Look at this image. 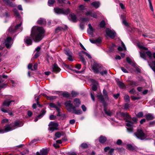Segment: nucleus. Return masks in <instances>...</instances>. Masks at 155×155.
I'll use <instances>...</instances> for the list:
<instances>
[{
    "label": "nucleus",
    "instance_id": "nucleus-1",
    "mask_svg": "<svg viewBox=\"0 0 155 155\" xmlns=\"http://www.w3.org/2000/svg\"><path fill=\"white\" fill-rule=\"evenodd\" d=\"M44 32L42 28L33 27L31 29V36L35 42H38L43 38Z\"/></svg>",
    "mask_w": 155,
    "mask_h": 155
},
{
    "label": "nucleus",
    "instance_id": "nucleus-2",
    "mask_svg": "<svg viewBox=\"0 0 155 155\" xmlns=\"http://www.w3.org/2000/svg\"><path fill=\"white\" fill-rule=\"evenodd\" d=\"M23 124L22 122L19 121H16L14 123L7 124L5 126L4 129L0 128V133H4L12 130L17 127L22 126Z\"/></svg>",
    "mask_w": 155,
    "mask_h": 155
},
{
    "label": "nucleus",
    "instance_id": "nucleus-3",
    "mask_svg": "<svg viewBox=\"0 0 155 155\" xmlns=\"http://www.w3.org/2000/svg\"><path fill=\"white\" fill-rule=\"evenodd\" d=\"M138 47L140 49V51L139 53L140 54V57L146 60V56L145 54L146 53L147 55L148 56L149 58L150 59L152 58V56L153 55V57L155 59V53H154L152 54L151 52L150 51H147L145 52L144 50H147L148 48L145 47L140 44L137 45Z\"/></svg>",
    "mask_w": 155,
    "mask_h": 155
},
{
    "label": "nucleus",
    "instance_id": "nucleus-4",
    "mask_svg": "<svg viewBox=\"0 0 155 155\" xmlns=\"http://www.w3.org/2000/svg\"><path fill=\"white\" fill-rule=\"evenodd\" d=\"M121 114L124 117L127 118L126 120V121L128 122L126 124L127 131L130 133L133 132V123L130 121L131 120V116L127 113H122Z\"/></svg>",
    "mask_w": 155,
    "mask_h": 155
},
{
    "label": "nucleus",
    "instance_id": "nucleus-5",
    "mask_svg": "<svg viewBox=\"0 0 155 155\" xmlns=\"http://www.w3.org/2000/svg\"><path fill=\"white\" fill-rule=\"evenodd\" d=\"M55 12L57 14H63L67 15L70 12V10L69 8L64 9L59 8H54Z\"/></svg>",
    "mask_w": 155,
    "mask_h": 155
},
{
    "label": "nucleus",
    "instance_id": "nucleus-6",
    "mask_svg": "<svg viewBox=\"0 0 155 155\" xmlns=\"http://www.w3.org/2000/svg\"><path fill=\"white\" fill-rule=\"evenodd\" d=\"M134 135L138 139L141 140L145 138V134L141 129H138L137 132L134 133Z\"/></svg>",
    "mask_w": 155,
    "mask_h": 155
},
{
    "label": "nucleus",
    "instance_id": "nucleus-7",
    "mask_svg": "<svg viewBox=\"0 0 155 155\" xmlns=\"http://www.w3.org/2000/svg\"><path fill=\"white\" fill-rule=\"evenodd\" d=\"M64 104L67 110L69 111L70 112L72 111V110H75L76 109V107L73 106L70 101H66Z\"/></svg>",
    "mask_w": 155,
    "mask_h": 155
},
{
    "label": "nucleus",
    "instance_id": "nucleus-8",
    "mask_svg": "<svg viewBox=\"0 0 155 155\" xmlns=\"http://www.w3.org/2000/svg\"><path fill=\"white\" fill-rule=\"evenodd\" d=\"M49 129L52 131L58 129V124L57 123L51 122L49 124Z\"/></svg>",
    "mask_w": 155,
    "mask_h": 155
},
{
    "label": "nucleus",
    "instance_id": "nucleus-9",
    "mask_svg": "<svg viewBox=\"0 0 155 155\" xmlns=\"http://www.w3.org/2000/svg\"><path fill=\"white\" fill-rule=\"evenodd\" d=\"M92 68L95 73H98L102 70V67L99 64H95L92 66Z\"/></svg>",
    "mask_w": 155,
    "mask_h": 155
},
{
    "label": "nucleus",
    "instance_id": "nucleus-10",
    "mask_svg": "<svg viewBox=\"0 0 155 155\" xmlns=\"http://www.w3.org/2000/svg\"><path fill=\"white\" fill-rule=\"evenodd\" d=\"M5 45L7 48H8L10 47L13 43L12 38L9 37L7 38L5 40Z\"/></svg>",
    "mask_w": 155,
    "mask_h": 155
},
{
    "label": "nucleus",
    "instance_id": "nucleus-11",
    "mask_svg": "<svg viewBox=\"0 0 155 155\" xmlns=\"http://www.w3.org/2000/svg\"><path fill=\"white\" fill-rule=\"evenodd\" d=\"M106 32L107 35L112 38H114L116 35V33L114 31H113L108 29L106 30Z\"/></svg>",
    "mask_w": 155,
    "mask_h": 155
},
{
    "label": "nucleus",
    "instance_id": "nucleus-12",
    "mask_svg": "<svg viewBox=\"0 0 155 155\" xmlns=\"http://www.w3.org/2000/svg\"><path fill=\"white\" fill-rule=\"evenodd\" d=\"M86 15L92 17L94 18H97V15L96 13L91 11H87L85 13Z\"/></svg>",
    "mask_w": 155,
    "mask_h": 155
},
{
    "label": "nucleus",
    "instance_id": "nucleus-13",
    "mask_svg": "<svg viewBox=\"0 0 155 155\" xmlns=\"http://www.w3.org/2000/svg\"><path fill=\"white\" fill-rule=\"evenodd\" d=\"M65 53L68 56V59L70 61H73L71 52L69 49H66L65 50Z\"/></svg>",
    "mask_w": 155,
    "mask_h": 155
},
{
    "label": "nucleus",
    "instance_id": "nucleus-14",
    "mask_svg": "<svg viewBox=\"0 0 155 155\" xmlns=\"http://www.w3.org/2000/svg\"><path fill=\"white\" fill-rule=\"evenodd\" d=\"M46 112V111L45 109L42 110L41 111V113L38 116L37 118L35 119L34 121L35 122L37 121L38 119L41 118L43 117Z\"/></svg>",
    "mask_w": 155,
    "mask_h": 155
},
{
    "label": "nucleus",
    "instance_id": "nucleus-15",
    "mask_svg": "<svg viewBox=\"0 0 155 155\" xmlns=\"http://www.w3.org/2000/svg\"><path fill=\"white\" fill-rule=\"evenodd\" d=\"M90 42L93 44H98L100 43L101 41V40L100 38L95 39H90Z\"/></svg>",
    "mask_w": 155,
    "mask_h": 155
},
{
    "label": "nucleus",
    "instance_id": "nucleus-16",
    "mask_svg": "<svg viewBox=\"0 0 155 155\" xmlns=\"http://www.w3.org/2000/svg\"><path fill=\"white\" fill-rule=\"evenodd\" d=\"M148 63L150 67L155 72V61L152 62L148 61Z\"/></svg>",
    "mask_w": 155,
    "mask_h": 155
},
{
    "label": "nucleus",
    "instance_id": "nucleus-17",
    "mask_svg": "<svg viewBox=\"0 0 155 155\" xmlns=\"http://www.w3.org/2000/svg\"><path fill=\"white\" fill-rule=\"evenodd\" d=\"M24 41L27 45H31L32 44V41L30 38L28 37H26Z\"/></svg>",
    "mask_w": 155,
    "mask_h": 155
},
{
    "label": "nucleus",
    "instance_id": "nucleus-18",
    "mask_svg": "<svg viewBox=\"0 0 155 155\" xmlns=\"http://www.w3.org/2000/svg\"><path fill=\"white\" fill-rule=\"evenodd\" d=\"M86 10V8H85V6L83 5H81L79 6V9L77 10V12L78 13L81 12H84V10Z\"/></svg>",
    "mask_w": 155,
    "mask_h": 155
},
{
    "label": "nucleus",
    "instance_id": "nucleus-19",
    "mask_svg": "<svg viewBox=\"0 0 155 155\" xmlns=\"http://www.w3.org/2000/svg\"><path fill=\"white\" fill-rule=\"evenodd\" d=\"M88 28L87 30L88 33L89 34L92 35L94 32V29L93 28L90 24L88 25Z\"/></svg>",
    "mask_w": 155,
    "mask_h": 155
},
{
    "label": "nucleus",
    "instance_id": "nucleus-20",
    "mask_svg": "<svg viewBox=\"0 0 155 155\" xmlns=\"http://www.w3.org/2000/svg\"><path fill=\"white\" fill-rule=\"evenodd\" d=\"M81 101L79 99L75 98L74 100V104L76 107H78L81 104Z\"/></svg>",
    "mask_w": 155,
    "mask_h": 155
},
{
    "label": "nucleus",
    "instance_id": "nucleus-21",
    "mask_svg": "<svg viewBox=\"0 0 155 155\" xmlns=\"http://www.w3.org/2000/svg\"><path fill=\"white\" fill-rule=\"evenodd\" d=\"M91 81L93 83L92 90L94 91H95L97 89V83L95 80L92 79Z\"/></svg>",
    "mask_w": 155,
    "mask_h": 155
},
{
    "label": "nucleus",
    "instance_id": "nucleus-22",
    "mask_svg": "<svg viewBox=\"0 0 155 155\" xmlns=\"http://www.w3.org/2000/svg\"><path fill=\"white\" fill-rule=\"evenodd\" d=\"M53 70L55 72H59L61 70V69L56 64H54L53 66Z\"/></svg>",
    "mask_w": 155,
    "mask_h": 155
},
{
    "label": "nucleus",
    "instance_id": "nucleus-23",
    "mask_svg": "<svg viewBox=\"0 0 155 155\" xmlns=\"http://www.w3.org/2000/svg\"><path fill=\"white\" fill-rule=\"evenodd\" d=\"M49 105L51 107L55 108L56 109L57 112L58 113L59 112L60 109L56 104H55L52 103H51L49 104Z\"/></svg>",
    "mask_w": 155,
    "mask_h": 155
},
{
    "label": "nucleus",
    "instance_id": "nucleus-24",
    "mask_svg": "<svg viewBox=\"0 0 155 155\" xmlns=\"http://www.w3.org/2000/svg\"><path fill=\"white\" fill-rule=\"evenodd\" d=\"M104 111L105 113L108 116H110L112 114V113L110 110H107L106 109V104H104Z\"/></svg>",
    "mask_w": 155,
    "mask_h": 155
},
{
    "label": "nucleus",
    "instance_id": "nucleus-25",
    "mask_svg": "<svg viewBox=\"0 0 155 155\" xmlns=\"http://www.w3.org/2000/svg\"><path fill=\"white\" fill-rule=\"evenodd\" d=\"M69 17L73 21L76 22L77 21V17L74 14L72 13L70 14Z\"/></svg>",
    "mask_w": 155,
    "mask_h": 155
},
{
    "label": "nucleus",
    "instance_id": "nucleus-26",
    "mask_svg": "<svg viewBox=\"0 0 155 155\" xmlns=\"http://www.w3.org/2000/svg\"><path fill=\"white\" fill-rule=\"evenodd\" d=\"M48 152L47 150H46L43 149L41 150L40 153L37 152L36 153V155H47Z\"/></svg>",
    "mask_w": 155,
    "mask_h": 155
},
{
    "label": "nucleus",
    "instance_id": "nucleus-27",
    "mask_svg": "<svg viewBox=\"0 0 155 155\" xmlns=\"http://www.w3.org/2000/svg\"><path fill=\"white\" fill-rule=\"evenodd\" d=\"M100 3L99 2H94L91 3V5L95 8H98L100 5Z\"/></svg>",
    "mask_w": 155,
    "mask_h": 155
},
{
    "label": "nucleus",
    "instance_id": "nucleus-28",
    "mask_svg": "<svg viewBox=\"0 0 155 155\" xmlns=\"http://www.w3.org/2000/svg\"><path fill=\"white\" fill-rule=\"evenodd\" d=\"M37 23L39 24H45L46 23V21L45 19L41 18L38 20Z\"/></svg>",
    "mask_w": 155,
    "mask_h": 155
},
{
    "label": "nucleus",
    "instance_id": "nucleus-29",
    "mask_svg": "<svg viewBox=\"0 0 155 155\" xmlns=\"http://www.w3.org/2000/svg\"><path fill=\"white\" fill-rule=\"evenodd\" d=\"M126 60L128 63L131 65H132L133 66L135 65V63L134 61H132L131 59L129 57H127L126 58Z\"/></svg>",
    "mask_w": 155,
    "mask_h": 155
},
{
    "label": "nucleus",
    "instance_id": "nucleus-30",
    "mask_svg": "<svg viewBox=\"0 0 155 155\" xmlns=\"http://www.w3.org/2000/svg\"><path fill=\"white\" fill-rule=\"evenodd\" d=\"M121 46L122 47L120 46L118 47V50L119 51H121L123 50H126V48L125 46V45L123 42L121 41Z\"/></svg>",
    "mask_w": 155,
    "mask_h": 155
},
{
    "label": "nucleus",
    "instance_id": "nucleus-31",
    "mask_svg": "<svg viewBox=\"0 0 155 155\" xmlns=\"http://www.w3.org/2000/svg\"><path fill=\"white\" fill-rule=\"evenodd\" d=\"M117 84L121 88L124 89L125 88V85L124 84V83L122 82H121L120 81H117Z\"/></svg>",
    "mask_w": 155,
    "mask_h": 155
},
{
    "label": "nucleus",
    "instance_id": "nucleus-32",
    "mask_svg": "<svg viewBox=\"0 0 155 155\" xmlns=\"http://www.w3.org/2000/svg\"><path fill=\"white\" fill-rule=\"evenodd\" d=\"M106 140V138L104 137L101 136L99 138V141L101 143H104Z\"/></svg>",
    "mask_w": 155,
    "mask_h": 155
},
{
    "label": "nucleus",
    "instance_id": "nucleus-33",
    "mask_svg": "<svg viewBox=\"0 0 155 155\" xmlns=\"http://www.w3.org/2000/svg\"><path fill=\"white\" fill-rule=\"evenodd\" d=\"M145 117L147 120H151L153 118V117L152 114H148L146 115Z\"/></svg>",
    "mask_w": 155,
    "mask_h": 155
},
{
    "label": "nucleus",
    "instance_id": "nucleus-34",
    "mask_svg": "<svg viewBox=\"0 0 155 155\" xmlns=\"http://www.w3.org/2000/svg\"><path fill=\"white\" fill-rule=\"evenodd\" d=\"M3 2L6 4L10 6H13V4L10 2L9 0H3Z\"/></svg>",
    "mask_w": 155,
    "mask_h": 155
},
{
    "label": "nucleus",
    "instance_id": "nucleus-35",
    "mask_svg": "<svg viewBox=\"0 0 155 155\" xmlns=\"http://www.w3.org/2000/svg\"><path fill=\"white\" fill-rule=\"evenodd\" d=\"M14 101H5L3 103V105L5 106L8 107L10 104V103L12 102H14Z\"/></svg>",
    "mask_w": 155,
    "mask_h": 155
},
{
    "label": "nucleus",
    "instance_id": "nucleus-36",
    "mask_svg": "<svg viewBox=\"0 0 155 155\" xmlns=\"http://www.w3.org/2000/svg\"><path fill=\"white\" fill-rule=\"evenodd\" d=\"M97 97L98 99L101 100V102L104 103V104H105V103L104 102L103 96L102 94H101L98 95H97Z\"/></svg>",
    "mask_w": 155,
    "mask_h": 155
},
{
    "label": "nucleus",
    "instance_id": "nucleus-37",
    "mask_svg": "<svg viewBox=\"0 0 155 155\" xmlns=\"http://www.w3.org/2000/svg\"><path fill=\"white\" fill-rule=\"evenodd\" d=\"M55 2V0H49L48 4L49 6H51Z\"/></svg>",
    "mask_w": 155,
    "mask_h": 155
},
{
    "label": "nucleus",
    "instance_id": "nucleus-38",
    "mask_svg": "<svg viewBox=\"0 0 155 155\" xmlns=\"http://www.w3.org/2000/svg\"><path fill=\"white\" fill-rule=\"evenodd\" d=\"M129 84L130 85L132 86L133 87L137 85V82L136 81H131L129 83Z\"/></svg>",
    "mask_w": 155,
    "mask_h": 155
},
{
    "label": "nucleus",
    "instance_id": "nucleus-39",
    "mask_svg": "<svg viewBox=\"0 0 155 155\" xmlns=\"http://www.w3.org/2000/svg\"><path fill=\"white\" fill-rule=\"evenodd\" d=\"M13 12H14L15 15L16 17L19 18L20 15L18 12L17 10L16 9H14L13 10Z\"/></svg>",
    "mask_w": 155,
    "mask_h": 155
},
{
    "label": "nucleus",
    "instance_id": "nucleus-40",
    "mask_svg": "<svg viewBox=\"0 0 155 155\" xmlns=\"http://www.w3.org/2000/svg\"><path fill=\"white\" fill-rule=\"evenodd\" d=\"M72 110L73 111L74 113L76 114H80L82 112L81 110H75H75Z\"/></svg>",
    "mask_w": 155,
    "mask_h": 155
},
{
    "label": "nucleus",
    "instance_id": "nucleus-41",
    "mask_svg": "<svg viewBox=\"0 0 155 155\" xmlns=\"http://www.w3.org/2000/svg\"><path fill=\"white\" fill-rule=\"evenodd\" d=\"M105 25V23L104 21H102L99 24L101 28H104Z\"/></svg>",
    "mask_w": 155,
    "mask_h": 155
},
{
    "label": "nucleus",
    "instance_id": "nucleus-42",
    "mask_svg": "<svg viewBox=\"0 0 155 155\" xmlns=\"http://www.w3.org/2000/svg\"><path fill=\"white\" fill-rule=\"evenodd\" d=\"M143 115V113L142 112H140L136 114V116L138 117H142Z\"/></svg>",
    "mask_w": 155,
    "mask_h": 155
},
{
    "label": "nucleus",
    "instance_id": "nucleus-43",
    "mask_svg": "<svg viewBox=\"0 0 155 155\" xmlns=\"http://www.w3.org/2000/svg\"><path fill=\"white\" fill-rule=\"evenodd\" d=\"M148 0L149 2V3L150 8V10H151V11L153 12V7L152 4L150 0Z\"/></svg>",
    "mask_w": 155,
    "mask_h": 155
},
{
    "label": "nucleus",
    "instance_id": "nucleus-44",
    "mask_svg": "<svg viewBox=\"0 0 155 155\" xmlns=\"http://www.w3.org/2000/svg\"><path fill=\"white\" fill-rule=\"evenodd\" d=\"M103 93L104 94V95L105 97V98H107V99H108V96L107 95V91H106V90L104 89L103 91Z\"/></svg>",
    "mask_w": 155,
    "mask_h": 155
},
{
    "label": "nucleus",
    "instance_id": "nucleus-45",
    "mask_svg": "<svg viewBox=\"0 0 155 155\" xmlns=\"http://www.w3.org/2000/svg\"><path fill=\"white\" fill-rule=\"evenodd\" d=\"M63 28L61 27H58L55 29V31L57 33H58L59 31L63 30Z\"/></svg>",
    "mask_w": 155,
    "mask_h": 155
},
{
    "label": "nucleus",
    "instance_id": "nucleus-46",
    "mask_svg": "<svg viewBox=\"0 0 155 155\" xmlns=\"http://www.w3.org/2000/svg\"><path fill=\"white\" fill-rule=\"evenodd\" d=\"M63 95L64 97H68L70 96V94L68 92H65L63 93Z\"/></svg>",
    "mask_w": 155,
    "mask_h": 155
},
{
    "label": "nucleus",
    "instance_id": "nucleus-47",
    "mask_svg": "<svg viewBox=\"0 0 155 155\" xmlns=\"http://www.w3.org/2000/svg\"><path fill=\"white\" fill-rule=\"evenodd\" d=\"M124 99L126 101H130L129 96L128 95H125L124 96Z\"/></svg>",
    "mask_w": 155,
    "mask_h": 155
},
{
    "label": "nucleus",
    "instance_id": "nucleus-48",
    "mask_svg": "<svg viewBox=\"0 0 155 155\" xmlns=\"http://www.w3.org/2000/svg\"><path fill=\"white\" fill-rule=\"evenodd\" d=\"M131 99L133 101H135V100H137L140 99V97H136L134 96H131Z\"/></svg>",
    "mask_w": 155,
    "mask_h": 155
},
{
    "label": "nucleus",
    "instance_id": "nucleus-49",
    "mask_svg": "<svg viewBox=\"0 0 155 155\" xmlns=\"http://www.w3.org/2000/svg\"><path fill=\"white\" fill-rule=\"evenodd\" d=\"M72 96L73 97H75L78 94V93L74 91H72L71 93Z\"/></svg>",
    "mask_w": 155,
    "mask_h": 155
},
{
    "label": "nucleus",
    "instance_id": "nucleus-50",
    "mask_svg": "<svg viewBox=\"0 0 155 155\" xmlns=\"http://www.w3.org/2000/svg\"><path fill=\"white\" fill-rule=\"evenodd\" d=\"M127 148L130 150H133L134 149L133 147L130 144L127 145Z\"/></svg>",
    "mask_w": 155,
    "mask_h": 155
},
{
    "label": "nucleus",
    "instance_id": "nucleus-51",
    "mask_svg": "<svg viewBox=\"0 0 155 155\" xmlns=\"http://www.w3.org/2000/svg\"><path fill=\"white\" fill-rule=\"evenodd\" d=\"M100 74L102 75H106L107 74V71L106 70H105L104 71H102L100 72Z\"/></svg>",
    "mask_w": 155,
    "mask_h": 155
},
{
    "label": "nucleus",
    "instance_id": "nucleus-52",
    "mask_svg": "<svg viewBox=\"0 0 155 155\" xmlns=\"http://www.w3.org/2000/svg\"><path fill=\"white\" fill-rule=\"evenodd\" d=\"M81 146L83 148H85L87 147V145L86 143H83L81 145Z\"/></svg>",
    "mask_w": 155,
    "mask_h": 155
},
{
    "label": "nucleus",
    "instance_id": "nucleus-53",
    "mask_svg": "<svg viewBox=\"0 0 155 155\" xmlns=\"http://www.w3.org/2000/svg\"><path fill=\"white\" fill-rule=\"evenodd\" d=\"M61 135L60 133L58 132L55 134V136L58 138H59Z\"/></svg>",
    "mask_w": 155,
    "mask_h": 155
},
{
    "label": "nucleus",
    "instance_id": "nucleus-54",
    "mask_svg": "<svg viewBox=\"0 0 155 155\" xmlns=\"http://www.w3.org/2000/svg\"><path fill=\"white\" fill-rule=\"evenodd\" d=\"M129 107V105L127 104H125L124 105V109H127Z\"/></svg>",
    "mask_w": 155,
    "mask_h": 155
},
{
    "label": "nucleus",
    "instance_id": "nucleus-55",
    "mask_svg": "<svg viewBox=\"0 0 155 155\" xmlns=\"http://www.w3.org/2000/svg\"><path fill=\"white\" fill-rule=\"evenodd\" d=\"M81 65L79 64H76L75 67L76 68L78 69H80L81 68Z\"/></svg>",
    "mask_w": 155,
    "mask_h": 155
},
{
    "label": "nucleus",
    "instance_id": "nucleus-56",
    "mask_svg": "<svg viewBox=\"0 0 155 155\" xmlns=\"http://www.w3.org/2000/svg\"><path fill=\"white\" fill-rule=\"evenodd\" d=\"M55 118V117L53 115H51L49 117V119L50 120H54Z\"/></svg>",
    "mask_w": 155,
    "mask_h": 155
},
{
    "label": "nucleus",
    "instance_id": "nucleus-57",
    "mask_svg": "<svg viewBox=\"0 0 155 155\" xmlns=\"http://www.w3.org/2000/svg\"><path fill=\"white\" fill-rule=\"evenodd\" d=\"M122 142V141L120 139L118 140L117 142V144L118 145H120L121 144Z\"/></svg>",
    "mask_w": 155,
    "mask_h": 155
},
{
    "label": "nucleus",
    "instance_id": "nucleus-58",
    "mask_svg": "<svg viewBox=\"0 0 155 155\" xmlns=\"http://www.w3.org/2000/svg\"><path fill=\"white\" fill-rule=\"evenodd\" d=\"M114 149L113 148H111L110 149L109 153L110 155H111L114 152Z\"/></svg>",
    "mask_w": 155,
    "mask_h": 155
},
{
    "label": "nucleus",
    "instance_id": "nucleus-59",
    "mask_svg": "<svg viewBox=\"0 0 155 155\" xmlns=\"http://www.w3.org/2000/svg\"><path fill=\"white\" fill-rule=\"evenodd\" d=\"M142 35L144 37H147L148 38H150L151 37V36L147 34H143Z\"/></svg>",
    "mask_w": 155,
    "mask_h": 155
},
{
    "label": "nucleus",
    "instance_id": "nucleus-60",
    "mask_svg": "<svg viewBox=\"0 0 155 155\" xmlns=\"http://www.w3.org/2000/svg\"><path fill=\"white\" fill-rule=\"evenodd\" d=\"M121 70L124 73L128 72L127 71L124 67H122L121 68Z\"/></svg>",
    "mask_w": 155,
    "mask_h": 155
},
{
    "label": "nucleus",
    "instance_id": "nucleus-61",
    "mask_svg": "<svg viewBox=\"0 0 155 155\" xmlns=\"http://www.w3.org/2000/svg\"><path fill=\"white\" fill-rule=\"evenodd\" d=\"M119 95L120 94H114L113 97L115 99H117L119 97Z\"/></svg>",
    "mask_w": 155,
    "mask_h": 155
},
{
    "label": "nucleus",
    "instance_id": "nucleus-62",
    "mask_svg": "<svg viewBox=\"0 0 155 155\" xmlns=\"http://www.w3.org/2000/svg\"><path fill=\"white\" fill-rule=\"evenodd\" d=\"M32 65L31 64H28V68L29 69H31V70H33V69H32Z\"/></svg>",
    "mask_w": 155,
    "mask_h": 155
},
{
    "label": "nucleus",
    "instance_id": "nucleus-63",
    "mask_svg": "<svg viewBox=\"0 0 155 155\" xmlns=\"http://www.w3.org/2000/svg\"><path fill=\"white\" fill-rule=\"evenodd\" d=\"M27 114L29 117H31L32 115V113L31 111L29 110L28 111Z\"/></svg>",
    "mask_w": 155,
    "mask_h": 155
},
{
    "label": "nucleus",
    "instance_id": "nucleus-64",
    "mask_svg": "<svg viewBox=\"0 0 155 155\" xmlns=\"http://www.w3.org/2000/svg\"><path fill=\"white\" fill-rule=\"evenodd\" d=\"M81 108H82V109L84 111H85L86 110V108L84 105H82Z\"/></svg>",
    "mask_w": 155,
    "mask_h": 155
}]
</instances>
